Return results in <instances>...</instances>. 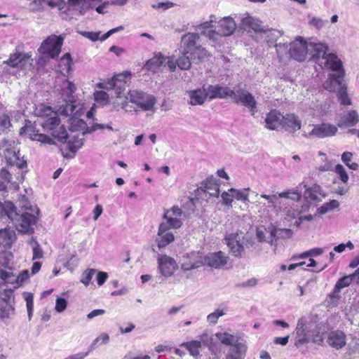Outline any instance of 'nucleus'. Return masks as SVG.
Here are the masks:
<instances>
[{
	"label": "nucleus",
	"instance_id": "nucleus-20",
	"mask_svg": "<svg viewBox=\"0 0 359 359\" xmlns=\"http://www.w3.org/2000/svg\"><path fill=\"white\" fill-rule=\"evenodd\" d=\"M268 232L269 233L270 238L267 241V243L271 245H274V251L277 248V241L280 238L286 239L292 236V232L288 229H278L273 226H271L268 228Z\"/></svg>",
	"mask_w": 359,
	"mask_h": 359
},
{
	"label": "nucleus",
	"instance_id": "nucleus-32",
	"mask_svg": "<svg viewBox=\"0 0 359 359\" xmlns=\"http://www.w3.org/2000/svg\"><path fill=\"white\" fill-rule=\"evenodd\" d=\"M202 266H203V261L202 259H196V255L194 253H191L188 256L187 259L181 264V269L183 271H189L198 269Z\"/></svg>",
	"mask_w": 359,
	"mask_h": 359
},
{
	"label": "nucleus",
	"instance_id": "nucleus-48",
	"mask_svg": "<svg viewBox=\"0 0 359 359\" xmlns=\"http://www.w3.org/2000/svg\"><path fill=\"white\" fill-rule=\"evenodd\" d=\"M201 35L205 36L212 41H217L220 38L217 30H215L212 28H206L198 29Z\"/></svg>",
	"mask_w": 359,
	"mask_h": 359
},
{
	"label": "nucleus",
	"instance_id": "nucleus-8",
	"mask_svg": "<svg viewBox=\"0 0 359 359\" xmlns=\"http://www.w3.org/2000/svg\"><path fill=\"white\" fill-rule=\"evenodd\" d=\"M184 212L178 206H173L169 210L164 211L163 215V222L160 224L162 229H180L182 224L183 221L182 217Z\"/></svg>",
	"mask_w": 359,
	"mask_h": 359
},
{
	"label": "nucleus",
	"instance_id": "nucleus-21",
	"mask_svg": "<svg viewBox=\"0 0 359 359\" xmlns=\"http://www.w3.org/2000/svg\"><path fill=\"white\" fill-rule=\"evenodd\" d=\"M251 31H253L256 36L250 35L255 41H259L262 39V34L266 33L268 29L262 25L259 20L248 15V36Z\"/></svg>",
	"mask_w": 359,
	"mask_h": 359
},
{
	"label": "nucleus",
	"instance_id": "nucleus-1",
	"mask_svg": "<svg viewBox=\"0 0 359 359\" xmlns=\"http://www.w3.org/2000/svg\"><path fill=\"white\" fill-rule=\"evenodd\" d=\"M200 35L198 33L188 32L181 37V48L185 54H189L192 60L203 61L210 55L199 43Z\"/></svg>",
	"mask_w": 359,
	"mask_h": 359
},
{
	"label": "nucleus",
	"instance_id": "nucleus-18",
	"mask_svg": "<svg viewBox=\"0 0 359 359\" xmlns=\"http://www.w3.org/2000/svg\"><path fill=\"white\" fill-rule=\"evenodd\" d=\"M20 134H27L31 140L38 141L41 143L48 144H53L55 143L54 140L47 135L39 133L38 131L36 132L31 121H27L25 126L20 128Z\"/></svg>",
	"mask_w": 359,
	"mask_h": 359
},
{
	"label": "nucleus",
	"instance_id": "nucleus-37",
	"mask_svg": "<svg viewBox=\"0 0 359 359\" xmlns=\"http://www.w3.org/2000/svg\"><path fill=\"white\" fill-rule=\"evenodd\" d=\"M27 59H28V56L25 53L15 52L11 54L9 59L5 62L12 67H16Z\"/></svg>",
	"mask_w": 359,
	"mask_h": 359
},
{
	"label": "nucleus",
	"instance_id": "nucleus-59",
	"mask_svg": "<svg viewBox=\"0 0 359 359\" xmlns=\"http://www.w3.org/2000/svg\"><path fill=\"white\" fill-rule=\"evenodd\" d=\"M67 306V302L65 298L58 297L55 302V310L58 313H61L65 310Z\"/></svg>",
	"mask_w": 359,
	"mask_h": 359
},
{
	"label": "nucleus",
	"instance_id": "nucleus-63",
	"mask_svg": "<svg viewBox=\"0 0 359 359\" xmlns=\"http://www.w3.org/2000/svg\"><path fill=\"white\" fill-rule=\"evenodd\" d=\"M83 145V142L81 140H76L74 142H69L68 147L70 151L75 153L79 148H81Z\"/></svg>",
	"mask_w": 359,
	"mask_h": 359
},
{
	"label": "nucleus",
	"instance_id": "nucleus-57",
	"mask_svg": "<svg viewBox=\"0 0 359 359\" xmlns=\"http://www.w3.org/2000/svg\"><path fill=\"white\" fill-rule=\"evenodd\" d=\"M25 301H26V306L27 309V313H28V318L30 320L32 316V311H33V295L30 293L25 294Z\"/></svg>",
	"mask_w": 359,
	"mask_h": 359
},
{
	"label": "nucleus",
	"instance_id": "nucleus-10",
	"mask_svg": "<svg viewBox=\"0 0 359 359\" xmlns=\"http://www.w3.org/2000/svg\"><path fill=\"white\" fill-rule=\"evenodd\" d=\"M128 97L132 103L135 104L143 111H149L153 109L156 104V98L151 95H149L142 91L130 90Z\"/></svg>",
	"mask_w": 359,
	"mask_h": 359
},
{
	"label": "nucleus",
	"instance_id": "nucleus-30",
	"mask_svg": "<svg viewBox=\"0 0 359 359\" xmlns=\"http://www.w3.org/2000/svg\"><path fill=\"white\" fill-rule=\"evenodd\" d=\"M282 126L294 133L301 128L302 121L294 114H287L284 116Z\"/></svg>",
	"mask_w": 359,
	"mask_h": 359
},
{
	"label": "nucleus",
	"instance_id": "nucleus-9",
	"mask_svg": "<svg viewBox=\"0 0 359 359\" xmlns=\"http://www.w3.org/2000/svg\"><path fill=\"white\" fill-rule=\"evenodd\" d=\"M224 239L230 252L235 257H241L245 252V233L239 231L226 234Z\"/></svg>",
	"mask_w": 359,
	"mask_h": 359
},
{
	"label": "nucleus",
	"instance_id": "nucleus-49",
	"mask_svg": "<svg viewBox=\"0 0 359 359\" xmlns=\"http://www.w3.org/2000/svg\"><path fill=\"white\" fill-rule=\"evenodd\" d=\"M304 187L306 188L304 196L307 200L316 201L318 199L317 194L320 189L319 186H315L311 188H306V185Z\"/></svg>",
	"mask_w": 359,
	"mask_h": 359
},
{
	"label": "nucleus",
	"instance_id": "nucleus-58",
	"mask_svg": "<svg viewBox=\"0 0 359 359\" xmlns=\"http://www.w3.org/2000/svg\"><path fill=\"white\" fill-rule=\"evenodd\" d=\"M128 99L126 96L122 97V99H118V97H116V100L113 102L114 109L118 111L120 109H125L127 105L126 100Z\"/></svg>",
	"mask_w": 359,
	"mask_h": 359
},
{
	"label": "nucleus",
	"instance_id": "nucleus-52",
	"mask_svg": "<svg viewBox=\"0 0 359 359\" xmlns=\"http://www.w3.org/2000/svg\"><path fill=\"white\" fill-rule=\"evenodd\" d=\"M337 97L340 101L341 104L343 105H351V101L348 97V95L346 92V87L345 86L344 88L340 90L337 93Z\"/></svg>",
	"mask_w": 359,
	"mask_h": 359
},
{
	"label": "nucleus",
	"instance_id": "nucleus-14",
	"mask_svg": "<svg viewBox=\"0 0 359 359\" xmlns=\"http://www.w3.org/2000/svg\"><path fill=\"white\" fill-rule=\"evenodd\" d=\"M125 79V75L120 74L113 77L111 80L107 83H100L99 87L106 90H114L116 97H118V99H122V97L126 96L124 91L127 87Z\"/></svg>",
	"mask_w": 359,
	"mask_h": 359
},
{
	"label": "nucleus",
	"instance_id": "nucleus-17",
	"mask_svg": "<svg viewBox=\"0 0 359 359\" xmlns=\"http://www.w3.org/2000/svg\"><path fill=\"white\" fill-rule=\"evenodd\" d=\"M328 53V46L323 43L308 42V55L318 65Z\"/></svg>",
	"mask_w": 359,
	"mask_h": 359
},
{
	"label": "nucleus",
	"instance_id": "nucleus-53",
	"mask_svg": "<svg viewBox=\"0 0 359 359\" xmlns=\"http://www.w3.org/2000/svg\"><path fill=\"white\" fill-rule=\"evenodd\" d=\"M15 285H14L13 287H18L19 286H21L24 283H25L29 279V271L28 270H23L19 275H15Z\"/></svg>",
	"mask_w": 359,
	"mask_h": 359
},
{
	"label": "nucleus",
	"instance_id": "nucleus-29",
	"mask_svg": "<svg viewBox=\"0 0 359 359\" xmlns=\"http://www.w3.org/2000/svg\"><path fill=\"white\" fill-rule=\"evenodd\" d=\"M345 337V334L341 331L331 332L328 336L327 343L330 346L339 349L346 344Z\"/></svg>",
	"mask_w": 359,
	"mask_h": 359
},
{
	"label": "nucleus",
	"instance_id": "nucleus-42",
	"mask_svg": "<svg viewBox=\"0 0 359 359\" xmlns=\"http://www.w3.org/2000/svg\"><path fill=\"white\" fill-rule=\"evenodd\" d=\"M15 208V206L11 201L0 202V218L6 216L9 219L10 213L13 212Z\"/></svg>",
	"mask_w": 359,
	"mask_h": 359
},
{
	"label": "nucleus",
	"instance_id": "nucleus-7",
	"mask_svg": "<svg viewBox=\"0 0 359 359\" xmlns=\"http://www.w3.org/2000/svg\"><path fill=\"white\" fill-rule=\"evenodd\" d=\"M314 327L313 323L306 322L303 318H299L295 330L294 346L299 347L309 343L313 336Z\"/></svg>",
	"mask_w": 359,
	"mask_h": 359
},
{
	"label": "nucleus",
	"instance_id": "nucleus-6",
	"mask_svg": "<svg viewBox=\"0 0 359 359\" xmlns=\"http://www.w3.org/2000/svg\"><path fill=\"white\" fill-rule=\"evenodd\" d=\"M63 38L51 35L45 39L38 48V52L47 59L57 57L61 52Z\"/></svg>",
	"mask_w": 359,
	"mask_h": 359
},
{
	"label": "nucleus",
	"instance_id": "nucleus-64",
	"mask_svg": "<svg viewBox=\"0 0 359 359\" xmlns=\"http://www.w3.org/2000/svg\"><path fill=\"white\" fill-rule=\"evenodd\" d=\"M0 126L3 129H6L11 126L10 118L6 114L0 115Z\"/></svg>",
	"mask_w": 359,
	"mask_h": 359
},
{
	"label": "nucleus",
	"instance_id": "nucleus-3",
	"mask_svg": "<svg viewBox=\"0 0 359 359\" xmlns=\"http://www.w3.org/2000/svg\"><path fill=\"white\" fill-rule=\"evenodd\" d=\"M38 216L39 215L29 212H18L15 207L13 212L10 213L9 219L18 232L31 234L34 232V226L36 223Z\"/></svg>",
	"mask_w": 359,
	"mask_h": 359
},
{
	"label": "nucleus",
	"instance_id": "nucleus-46",
	"mask_svg": "<svg viewBox=\"0 0 359 359\" xmlns=\"http://www.w3.org/2000/svg\"><path fill=\"white\" fill-rule=\"evenodd\" d=\"M128 0H111V1H104L100 6H97L95 11L100 13L103 14L105 13L104 9L108 5H118V6H123L127 3Z\"/></svg>",
	"mask_w": 359,
	"mask_h": 359
},
{
	"label": "nucleus",
	"instance_id": "nucleus-2",
	"mask_svg": "<svg viewBox=\"0 0 359 359\" xmlns=\"http://www.w3.org/2000/svg\"><path fill=\"white\" fill-rule=\"evenodd\" d=\"M208 97L211 100L219 98L225 99L230 97L236 103L247 106V93L245 90L238 88L231 90L227 86L219 85H208L206 88Z\"/></svg>",
	"mask_w": 359,
	"mask_h": 359
},
{
	"label": "nucleus",
	"instance_id": "nucleus-19",
	"mask_svg": "<svg viewBox=\"0 0 359 359\" xmlns=\"http://www.w3.org/2000/svg\"><path fill=\"white\" fill-rule=\"evenodd\" d=\"M345 74L330 73L328 74L327 79L323 83L325 89L330 92L337 93L346 86L344 83V77Z\"/></svg>",
	"mask_w": 359,
	"mask_h": 359
},
{
	"label": "nucleus",
	"instance_id": "nucleus-62",
	"mask_svg": "<svg viewBox=\"0 0 359 359\" xmlns=\"http://www.w3.org/2000/svg\"><path fill=\"white\" fill-rule=\"evenodd\" d=\"M229 191L232 194V197L238 201L247 200V195L243 191H241L235 189H229Z\"/></svg>",
	"mask_w": 359,
	"mask_h": 359
},
{
	"label": "nucleus",
	"instance_id": "nucleus-25",
	"mask_svg": "<svg viewBox=\"0 0 359 359\" xmlns=\"http://www.w3.org/2000/svg\"><path fill=\"white\" fill-rule=\"evenodd\" d=\"M166 58L162 54L159 53L149 60L144 68L147 71L152 72L154 73L158 72L162 67H165Z\"/></svg>",
	"mask_w": 359,
	"mask_h": 359
},
{
	"label": "nucleus",
	"instance_id": "nucleus-23",
	"mask_svg": "<svg viewBox=\"0 0 359 359\" xmlns=\"http://www.w3.org/2000/svg\"><path fill=\"white\" fill-rule=\"evenodd\" d=\"M170 229H162L159 225L158 233L156 238V243L159 250L165 248L170 243L174 241V234L169 231Z\"/></svg>",
	"mask_w": 359,
	"mask_h": 359
},
{
	"label": "nucleus",
	"instance_id": "nucleus-5",
	"mask_svg": "<svg viewBox=\"0 0 359 359\" xmlns=\"http://www.w3.org/2000/svg\"><path fill=\"white\" fill-rule=\"evenodd\" d=\"M41 126L54 139L57 140V141L62 143L67 142L68 137L67 132L65 128L60 125V118L56 114L46 118L41 123Z\"/></svg>",
	"mask_w": 359,
	"mask_h": 359
},
{
	"label": "nucleus",
	"instance_id": "nucleus-50",
	"mask_svg": "<svg viewBox=\"0 0 359 359\" xmlns=\"http://www.w3.org/2000/svg\"><path fill=\"white\" fill-rule=\"evenodd\" d=\"M72 58L69 53H65L60 60L59 66L63 71L69 72L71 69Z\"/></svg>",
	"mask_w": 359,
	"mask_h": 359
},
{
	"label": "nucleus",
	"instance_id": "nucleus-15",
	"mask_svg": "<svg viewBox=\"0 0 359 359\" xmlns=\"http://www.w3.org/2000/svg\"><path fill=\"white\" fill-rule=\"evenodd\" d=\"M337 127L328 123H322L313 126L309 137H316L319 139L332 137L337 133Z\"/></svg>",
	"mask_w": 359,
	"mask_h": 359
},
{
	"label": "nucleus",
	"instance_id": "nucleus-16",
	"mask_svg": "<svg viewBox=\"0 0 359 359\" xmlns=\"http://www.w3.org/2000/svg\"><path fill=\"white\" fill-rule=\"evenodd\" d=\"M158 264L160 272L164 277L172 276L178 267L175 259L165 255H158Z\"/></svg>",
	"mask_w": 359,
	"mask_h": 359
},
{
	"label": "nucleus",
	"instance_id": "nucleus-22",
	"mask_svg": "<svg viewBox=\"0 0 359 359\" xmlns=\"http://www.w3.org/2000/svg\"><path fill=\"white\" fill-rule=\"evenodd\" d=\"M236 28L235 20L231 17H225L218 22L217 31L219 38L231 35Z\"/></svg>",
	"mask_w": 359,
	"mask_h": 359
},
{
	"label": "nucleus",
	"instance_id": "nucleus-41",
	"mask_svg": "<svg viewBox=\"0 0 359 359\" xmlns=\"http://www.w3.org/2000/svg\"><path fill=\"white\" fill-rule=\"evenodd\" d=\"M12 255L8 252L0 253V276L6 277V271L1 268H8L10 264Z\"/></svg>",
	"mask_w": 359,
	"mask_h": 359
},
{
	"label": "nucleus",
	"instance_id": "nucleus-35",
	"mask_svg": "<svg viewBox=\"0 0 359 359\" xmlns=\"http://www.w3.org/2000/svg\"><path fill=\"white\" fill-rule=\"evenodd\" d=\"M208 97L206 88L194 90L190 93V103L192 105L202 104Z\"/></svg>",
	"mask_w": 359,
	"mask_h": 359
},
{
	"label": "nucleus",
	"instance_id": "nucleus-56",
	"mask_svg": "<svg viewBox=\"0 0 359 359\" xmlns=\"http://www.w3.org/2000/svg\"><path fill=\"white\" fill-rule=\"evenodd\" d=\"M278 198H290L294 201H299V199L300 198V194L297 191H284V192L278 194Z\"/></svg>",
	"mask_w": 359,
	"mask_h": 359
},
{
	"label": "nucleus",
	"instance_id": "nucleus-12",
	"mask_svg": "<svg viewBox=\"0 0 359 359\" xmlns=\"http://www.w3.org/2000/svg\"><path fill=\"white\" fill-rule=\"evenodd\" d=\"M288 53L297 61H304L308 55V42L303 39H296L289 44Z\"/></svg>",
	"mask_w": 359,
	"mask_h": 359
},
{
	"label": "nucleus",
	"instance_id": "nucleus-54",
	"mask_svg": "<svg viewBox=\"0 0 359 359\" xmlns=\"http://www.w3.org/2000/svg\"><path fill=\"white\" fill-rule=\"evenodd\" d=\"M334 172L339 175L340 180L345 184L348 182V176L344 168L341 164H337L335 166Z\"/></svg>",
	"mask_w": 359,
	"mask_h": 359
},
{
	"label": "nucleus",
	"instance_id": "nucleus-47",
	"mask_svg": "<svg viewBox=\"0 0 359 359\" xmlns=\"http://www.w3.org/2000/svg\"><path fill=\"white\" fill-rule=\"evenodd\" d=\"M201 35L205 36L212 41H217L220 38L217 30H215L212 28H206L198 29Z\"/></svg>",
	"mask_w": 359,
	"mask_h": 359
},
{
	"label": "nucleus",
	"instance_id": "nucleus-26",
	"mask_svg": "<svg viewBox=\"0 0 359 359\" xmlns=\"http://www.w3.org/2000/svg\"><path fill=\"white\" fill-rule=\"evenodd\" d=\"M359 122V115L355 110H351L341 116L337 122L339 128L355 126Z\"/></svg>",
	"mask_w": 359,
	"mask_h": 359
},
{
	"label": "nucleus",
	"instance_id": "nucleus-31",
	"mask_svg": "<svg viewBox=\"0 0 359 359\" xmlns=\"http://www.w3.org/2000/svg\"><path fill=\"white\" fill-rule=\"evenodd\" d=\"M16 239L15 231L10 228L0 229V245L10 248Z\"/></svg>",
	"mask_w": 359,
	"mask_h": 359
},
{
	"label": "nucleus",
	"instance_id": "nucleus-43",
	"mask_svg": "<svg viewBox=\"0 0 359 359\" xmlns=\"http://www.w3.org/2000/svg\"><path fill=\"white\" fill-rule=\"evenodd\" d=\"M339 206V203L337 200H332L329 203H325L318 208L317 212L320 215H324L330 210L338 208Z\"/></svg>",
	"mask_w": 359,
	"mask_h": 359
},
{
	"label": "nucleus",
	"instance_id": "nucleus-34",
	"mask_svg": "<svg viewBox=\"0 0 359 359\" xmlns=\"http://www.w3.org/2000/svg\"><path fill=\"white\" fill-rule=\"evenodd\" d=\"M352 281H354V280L351 275L344 276L339 279L334 286L333 294H330V297L336 298L337 299H339L340 297L339 293L340 292L341 290L344 287H348L352 283Z\"/></svg>",
	"mask_w": 359,
	"mask_h": 359
},
{
	"label": "nucleus",
	"instance_id": "nucleus-4",
	"mask_svg": "<svg viewBox=\"0 0 359 359\" xmlns=\"http://www.w3.org/2000/svg\"><path fill=\"white\" fill-rule=\"evenodd\" d=\"M217 339L223 344L231 346V352L226 356V359H242V350L244 345L240 341V337L228 332H217L215 334Z\"/></svg>",
	"mask_w": 359,
	"mask_h": 359
},
{
	"label": "nucleus",
	"instance_id": "nucleus-28",
	"mask_svg": "<svg viewBox=\"0 0 359 359\" xmlns=\"http://www.w3.org/2000/svg\"><path fill=\"white\" fill-rule=\"evenodd\" d=\"M208 335L203 334L200 337V340H193L189 342H184L182 346L185 347L193 356L199 355V348L201 347L202 343H206L208 341Z\"/></svg>",
	"mask_w": 359,
	"mask_h": 359
},
{
	"label": "nucleus",
	"instance_id": "nucleus-45",
	"mask_svg": "<svg viewBox=\"0 0 359 359\" xmlns=\"http://www.w3.org/2000/svg\"><path fill=\"white\" fill-rule=\"evenodd\" d=\"M109 341V336L107 333H102L100 336L96 337L90 346V351L94 350L97 346L106 344Z\"/></svg>",
	"mask_w": 359,
	"mask_h": 359
},
{
	"label": "nucleus",
	"instance_id": "nucleus-60",
	"mask_svg": "<svg viewBox=\"0 0 359 359\" xmlns=\"http://www.w3.org/2000/svg\"><path fill=\"white\" fill-rule=\"evenodd\" d=\"M43 250L40 247L39 244L34 241V245L33 246V257L32 259H39L43 257Z\"/></svg>",
	"mask_w": 359,
	"mask_h": 359
},
{
	"label": "nucleus",
	"instance_id": "nucleus-38",
	"mask_svg": "<svg viewBox=\"0 0 359 359\" xmlns=\"http://www.w3.org/2000/svg\"><path fill=\"white\" fill-rule=\"evenodd\" d=\"M12 156L6 157L7 163L11 166H16L18 168L22 170L27 168V162L23 159H20L19 152L13 151L11 153Z\"/></svg>",
	"mask_w": 359,
	"mask_h": 359
},
{
	"label": "nucleus",
	"instance_id": "nucleus-44",
	"mask_svg": "<svg viewBox=\"0 0 359 359\" xmlns=\"http://www.w3.org/2000/svg\"><path fill=\"white\" fill-rule=\"evenodd\" d=\"M191 57L189 54L182 52V55L177 60L178 67L182 70H187L191 67Z\"/></svg>",
	"mask_w": 359,
	"mask_h": 359
},
{
	"label": "nucleus",
	"instance_id": "nucleus-13",
	"mask_svg": "<svg viewBox=\"0 0 359 359\" xmlns=\"http://www.w3.org/2000/svg\"><path fill=\"white\" fill-rule=\"evenodd\" d=\"M202 260L203 265L215 269H222L229 264V257L222 251H218L208 253Z\"/></svg>",
	"mask_w": 359,
	"mask_h": 359
},
{
	"label": "nucleus",
	"instance_id": "nucleus-55",
	"mask_svg": "<svg viewBox=\"0 0 359 359\" xmlns=\"http://www.w3.org/2000/svg\"><path fill=\"white\" fill-rule=\"evenodd\" d=\"M96 270L93 269H90L85 271L82 274L81 282L86 286H88L90 284V282Z\"/></svg>",
	"mask_w": 359,
	"mask_h": 359
},
{
	"label": "nucleus",
	"instance_id": "nucleus-27",
	"mask_svg": "<svg viewBox=\"0 0 359 359\" xmlns=\"http://www.w3.org/2000/svg\"><path fill=\"white\" fill-rule=\"evenodd\" d=\"M102 2V0H68L67 4L72 7H79V13L84 15L85 13L93 8L95 5Z\"/></svg>",
	"mask_w": 359,
	"mask_h": 359
},
{
	"label": "nucleus",
	"instance_id": "nucleus-39",
	"mask_svg": "<svg viewBox=\"0 0 359 359\" xmlns=\"http://www.w3.org/2000/svg\"><path fill=\"white\" fill-rule=\"evenodd\" d=\"M76 107L74 104L72 98L69 97V100H65V104L60 107L59 111L62 115L69 116L76 114Z\"/></svg>",
	"mask_w": 359,
	"mask_h": 359
},
{
	"label": "nucleus",
	"instance_id": "nucleus-36",
	"mask_svg": "<svg viewBox=\"0 0 359 359\" xmlns=\"http://www.w3.org/2000/svg\"><path fill=\"white\" fill-rule=\"evenodd\" d=\"M18 203L20 208L18 210H17L18 212H29L34 213L35 215H39V209L36 206L32 205L28 198L25 196H21L19 198Z\"/></svg>",
	"mask_w": 359,
	"mask_h": 359
},
{
	"label": "nucleus",
	"instance_id": "nucleus-51",
	"mask_svg": "<svg viewBox=\"0 0 359 359\" xmlns=\"http://www.w3.org/2000/svg\"><path fill=\"white\" fill-rule=\"evenodd\" d=\"M225 314L226 313L223 309H217L207 316V320L210 324L215 325L217 323L219 318L224 316Z\"/></svg>",
	"mask_w": 359,
	"mask_h": 359
},
{
	"label": "nucleus",
	"instance_id": "nucleus-61",
	"mask_svg": "<svg viewBox=\"0 0 359 359\" xmlns=\"http://www.w3.org/2000/svg\"><path fill=\"white\" fill-rule=\"evenodd\" d=\"M63 90L65 92V93H67L68 98H72V94L76 90V86L72 82L67 81Z\"/></svg>",
	"mask_w": 359,
	"mask_h": 359
},
{
	"label": "nucleus",
	"instance_id": "nucleus-24",
	"mask_svg": "<svg viewBox=\"0 0 359 359\" xmlns=\"http://www.w3.org/2000/svg\"><path fill=\"white\" fill-rule=\"evenodd\" d=\"M284 116L278 110H271L265 118L266 127L270 130H276L282 126Z\"/></svg>",
	"mask_w": 359,
	"mask_h": 359
},
{
	"label": "nucleus",
	"instance_id": "nucleus-11",
	"mask_svg": "<svg viewBox=\"0 0 359 359\" xmlns=\"http://www.w3.org/2000/svg\"><path fill=\"white\" fill-rule=\"evenodd\" d=\"M319 66L324 70L331 71L333 73L345 74V69L341 60L334 53H327Z\"/></svg>",
	"mask_w": 359,
	"mask_h": 359
},
{
	"label": "nucleus",
	"instance_id": "nucleus-33",
	"mask_svg": "<svg viewBox=\"0 0 359 359\" xmlns=\"http://www.w3.org/2000/svg\"><path fill=\"white\" fill-rule=\"evenodd\" d=\"M199 190L213 197H218L219 193V185L212 178L208 179L203 184V189L201 187Z\"/></svg>",
	"mask_w": 359,
	"mask_h": 359
},
{
	"label": "nucleus",
	"instance_id": "nucleus-40",
	"mask_svg": "<svg viewBox=\"0 0 359 359\" xmlns=\"http://www.w3.org/2000/svg\"><path fill=\"white\" fill-rule=\"evenodd\" d=\"M14 313V308L7 302H4L0 305V318L6 320L9 318Z\"/></svg>",
	"mask_w": 359,
	"mask_h": 359
}]
</instances>
